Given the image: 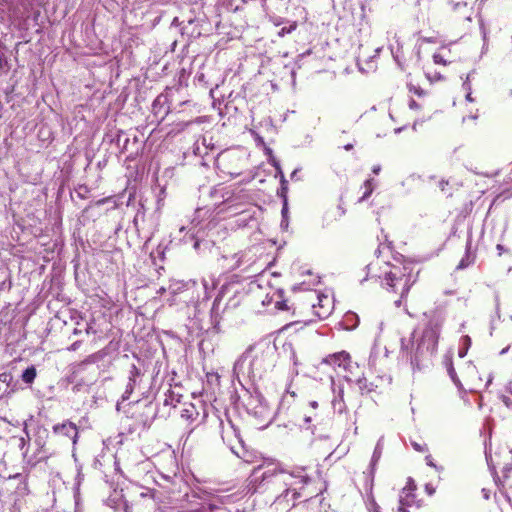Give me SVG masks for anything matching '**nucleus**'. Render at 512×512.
<instances>
[{
  "mask_svg": "<svg viewBox=\"0 0 512 512\" xmlns=\"http://www.w3.org/2000/svg\"><path fill=\"white\" fill-rule=\"evenodd\" d=\"M427 322L421 332L414 331L409 338H402V349L414 354H434L437 350L441 328L444 324V314L439 310L430 311L425 314Z\"/></svg>",
  "mask_w": 512,
  "mask_h": 512,
  "instance_id": "1",
  "label": "nucleus"
},
{
  "mask_svg": "<svg viewBox=\"0 0 512 512\" xmlns=\"http://www.w3.org/2000/svg\"><path fill=\"white\" fill-rule=\"evenodd\" d=\"M417 274L413 272V267L410 264L394 265L385 272L382 285L386 290L404 298L416 282Z\"/></svg>",
  "mask_w": 512,
  "mask_h": 512,
  "instance_id": "2",
  "label": "nucleus"
},
{
  "mask_svg": "<svg viewBox=\"0 0 512 512\" xmlns=\"http://www.w3.org/2000/svg\"><path fill=\"white\" fill-rule=\"evenodd\" d=\"M309 481L310 478L304 473V470L289 474L288 479L285 480V484L289 486V488L286 489V496L292 492L293 498H297L299 496L297 491L308 484Z\"/></svg>",
  "mask_w": 512,
  "mask_h": 512,
  "instance_id": "3",
  "label": "nucleus"
},
{
  "mask_svg": "<svg viewBox=\"0 0 512 512\" xmlns=\"http://www.w3.org/2000/svg\"><path fill=\"white\" fill-rule=\"evenodd\" d=\"M323 363L332 366L334 369L347 370L351 364L350 355L347 352H339L328 355L323 359Z\"/></svg>",
  "mask_w": 512,
  "mask_h": 512,
  "instance_id": "4",
  "label": "nucleus"
},
{
  "mask_svg": "<svg viewBox=\"0 0 512 512\" xmlns=\"http://www.w3.org/2000/svg\"><path fill=\"white\" fill-rule=\"evenodd\" d=\"M316 298L318 300V304H315L314 302L311 301V306L314 314L322 319L328 317L329 314L331 313L330 299L328 298V296L325 295H317Z\"/></svg>",
  "mask_w": 512,
  "mask_h": 512,
  "instance_id": "5",
  "label": "nucleus"
},
{
  "mask_svg": "<svg viewBox=\"0 0 512 512\" xmlns=\"http://www.w3.org/2000/svg\"><path fill=\"white\" fill-rule=\"evenodd\" d=\"M55 433L63 434L65 436L71 437L73 439V442H76V439L78 437V431L77 427L72 422H65L62 424L55 425L53 428Z\"/></svg>",
  "mask_w": 512,
  "mask_h": 512,
  "instance_id": "6",
  "label": "nucleus"
},
{
  "mask_svg": "<svg viewBox=\"0 0 512 512\" xmlns=\"http://www.w3.org/2000/svg\"><path fill=\"white\" fill-rule=\"evenodd\" d=\"M414 504L415 494L407 495L404 494V491H401L398 510L401 512H409V508L413 507Z\"/></svg>",
  "mask_w": 512,
  "mask_h": 512,
  "instance_id": "7",
  "label": "nucleus"
},
{
  "mask_svg": "<svg viewBox=\"0 0 512 512\" xmlns=\"http://www.w3.org/2000/svg\"><path fill=\"white\" fill-rule=\"evenodd\" d=\"M362 188L364 189V192H363L362 197L360 198V201H364L365 199H367L372 194V192H373V190L375 188L374 180L373 179H367L364 182Z\"/></svg>",
  "mask_w": 512,
  "mask_h": 512,
  "instance_id": "8",
  "label": "nucleus"
},
{
  "mask_svg": "<svg viewBox=\"0 0 512 512\" xmlns=\"http://www.w3.org/2000/svg\"><path fill=\"white\" fill-rule=\"evenodd\" d=\"M35 377L36 369L33 366L27 368L22 374V380L28 384H31L34 381Z\"/></svg>",
  "mask_w": 512,
  "mask_h": 512,
  "instance_id": "9",
  "label": "nucleus"
},
{
  "mask_svg": "<svg viewBox=\"0 0 512 512\" xmlns=\"http://www.w3.org/2000/svg\"><path fill=\"white\" fill-rule=\"evenodd\" d=\"M416 489V485L412 479H408L406 486L402 489L404 491V494L412 495Z\"/></svg>",
  "mask_w": 512,
  "mask_h": 512,
  "instance_id": "10",
  "label": "nucleus"
},
{
  "mask_svg": "<svg viewBox=\"0 0 512 512\" xmlns=\"http://www.w3.org/2000/svg\"><path fill=\"white\" fill-rule=\"evenodd\" d=\"M433 61L436 64L446 65L447 61L444 59L443 55L440 52H437L433 55Z\"/></svg>",
  "mask_w": 512,
  "mask_h": 512,
  "instance_id": "11",
  "label": "nucleus"
},
{
  "mask_svg": "<svg viewBox=\"0 0 512 512\" xmlns=\"http://www.w3.org/2000/svg\"><path fill=\"white\" fill-rule=\"evenodd\" d=\"M234 258L236 259V263L235 265L232 266L233 269L239 267L241 265V259H242V255L241 254H235Z\"/></svg>",
  "mask_w": 512,
  "mask_h": 512,
  "instance_id": "12",
  "label": "nucleus"
},
{
  "mask_svg": "<svg viewBox=\"0 0 512 512\" xmlns=\"http://www.w3.org/2000/svg\"><path fill=\"white\" fill-rule=\"evenodd\" d=\"M275 306L279 310H287L288 309L286 302H277Z\"/></svg>",
  "mask_w": 512,
  "mask_h": 512,
  "instance_id": "13",
  "label": "nucleus"
},
{
  "mask_svg": "<svg viewBox=\"0 0 512 512\" xmlns=\"http://www.w3.org/2000/svg\"><path fill=\"white\" fill-rule=\"evenodd\" d=\"M412 446L415 450L419 451V452H423L425 451V447H423L422 445L416 443V442H413L412 443Z\"/></svg>",
  "mask_w": 512,
  "mask_h": 512,
  "instance_id": "14",
  "label": "nucleus"
},
{
  "mask_svg": "<svg viewBox=\"0 0 512 512\" xmlns=\"http://www.w3.org/2000/svg\"><path fill=\"white\" fill-rule=\"evenodd\" d=\"M409 107H410L411 109H419V108H420V106H419V105L417 104V102H416V101H414V100H411V101H410V103H409Z\"/></svg>",
  "mask_w": 512,
  "mask_h": 512,
  "instance_id": "15",
  "label": "nucleus"
},
{
  "mask_svg": "<svg viewBox=\"0 0 512 512\" xmlns=\"http://www.w3.org/2000/svg\"><path fill=\"white\" fill-rule=\"evenodd\" d=\"M448 184H449V183H448V181L441 180V181L439 182V187H440V189H441L442 191H444V190H445V188H446V186H447Z\"/></svg>",
  "mask_w": 512,
  "mask_h": 512,
  "instance_id": "16",
  "label": "nucleus"
},
{
  "mask_svg": "<svg viewBox=\"0 0 512 512\" xmlns=\"http://www.w3.org/2000/svg\"><path fill=\"white\" fill-rule=\"evenodd\" d=\"M463 342L464 344L468 347L470 344H471V339L469 336H464L463 337Z\"/></svg>",
  "mask_w": 512,
  "mask_h": 512,
  "instance_id": "17",
  "label": "nucleus"
},
{
  "mask_svg": "<svg viewBox=\"0 0 512 512\" xmlns=\"http://www.w3.org/2000/svg\"><path fill=\"white\" fill-rule=\"evenodd\" d=\"M496 249L498 250L499 255H501V254L504 252V247H503V245H501V244H498V245L496 246Z\"/></svg>",
  "mask_w": 512,
  "mask_h": 512,
  "instance_id": "18",
  "label": "nucleus"
},
{
  "mask_svg": "<svg viewBox=\"0 0 512 512\" xmlns=\"http://www.w3.org/2000/svg\"><path fill=\"white\" fill-rule=\"evenodd\" d=\"M380 170H381V167L379 165L374 166L372 169L374 174H378L380 172Z\"/></svg>",
  "mask_w": 512,
  "mask_h": 512,
  "instance_id": "19",
  "label": "nucleus"
},
{
  "mask_svg": "<svg viewBox=\"0 0 512 512\" xmlns=\"http://www.w3.org/2000/svg\"><path fill=\"white\" fill-rule=\"evenodd\" d=\"M424 41L428 42V43H434L435 42V40L433 38H424Z\"/></svg>",
  "mask_w": 512,
  "mask_h": 512,
  "instance_id": "20",
  "label": "nucleus"
},
{
  "mask_svg": "<svg viewBox=\"0 0 512 512\" xmlns=\"http://www.w3.org/2000/svg\"><path fill=\"white\" fill-rule=\"evenodd\" d=\"M310 404H311V406L313 408H317L318 407V403L316 401H312Z\"/></svg>",
  "mask_w": 512,
  "mask_h": 512,
  "instance_id": "21",
  "label": "nucleus"
},
{
  "mask_svg": "<svg viewBox=\"0 0 512 512\" xmlns=\"http://www.w3.org/2000/svg\"><path fill=\"white\" fill-rule=\"evenodd\" d=\"M466 99H467L468 101H473V99H472V97H471V93H470V92L467 94Z\"/></svg>",
  "mask_w": 512,
  "mask_h": 512,
  "instance_id": "22",
  "label": "nucleus"
},
{
  "mask_svg": "<svg viewBox=\"0 0 512 512\" xmlns=\"http://www.w3.org/2000/svg\"><path fill=\"white\" fill-rule=\"evenodd\" d=\"M352 147H353V146H352V144H347V145L345 146V149H346V150H350V149H352Z\"/></svg>",
  "mask_w": 512,
  "mask_h": 512,
  "instance_id": "23",
  "label": "nucleus"
},
{
  "mask_svg": "<svg viewBox=\"0 0 512 512\" xmlns=\"http://www.w3.org/2000/svg\"><path fill=\"white\" fill-rule=\"evenodd\" d=\"M397 306H400L401 305V300H398L395 302Z\"/></svg>",
  "mask_w": 512,
  "mask_h": 512,
  "instance_id": "24",
  "label": "nucleus"
},
{
  "mask_svg": "<svg viewBox=\"0 0 512 512\" xmlns=\"http://www.w3.org/2000/svg\"><path fill=\"white\" fill-rule=\"evenodd\" d=\"M459 355H460V357H463V356H465V352H463V353L460 352Z\"/></svg>",
  "mask_w": 512,
  "mask_h": 512,
  "instance_id": "25",
  "label": "nucleus"
}]
</instances>
